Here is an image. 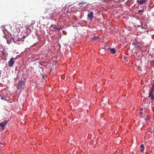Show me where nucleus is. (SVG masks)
<instances>
[{
	"instance_id": "10",
	"label": "nucleus",
	"mask_w": 154,
	"mask_h": 154,
	"mask_svg": "<svg viewBox=\"0 0 154 154\" xmlns=\"http://www.w3.org/2000/svg\"><path fill=\"white\" fill-rule=\"evenodd\" d=\"M2 56L4 57H6L8 56V53H6L3 51H2Z\"/></svg>"
},
{
	"instance_id": "18",
	"label": "nucleus",
	"mask_w": 154,
	"mask_h": 154,
	"mask_svg": "<svg viewBox=\"0 0 154 154\" xmlns=\"http://www.w3.org/2000/svg\"><path fill=\"white\" fill-rule=\"evenodd\" d=\"M143 108H141L140 109V111H143Z\"/></svg>"
},
{
	"instance_id": "2",
	"label": "nucleus",
	"mask_w": 154,
	"mask_h": 154,
	"mask_svg": "<svg viewBox=\"0 0 154 154\" xmlns=\"http://www.w3.org/2000/svg\"><path fill=\"white\" fill-rule=\"evenodd\" d=\"M154 93V80H153V84L150 90V92L149 93V97L152 100L153 99L154 96L153 94Z\"/></svg>"
},
{
	"instance_id": "11",
	"label": "nucleus",
	"mask_w": 154,
	"mask_h": 154,
	"mask_svg": "<svg viewBox=\"0 0 154 154\" xmlns=\"http://www.w3.org/2000/svg\"><path fill=\"white\" fill-rule=\"evenodd\" d=\"M87 3L86 2H80L78 4V5H80V7H82V6L83 5H85Z\"/></svg>"
},
{
	"instance_id": "6",
	"label": "nucleus",
	"mask_w": 154,
	"mask_h": 154,
	"mask_svg": "<svg viewBox=\"0 0 154 154\" xmlns=\"http://www.w3.org/2000/svg\"><path fill=\"white\" fill-rule=\"evenodd\" d=\"M88 17L91 20H92L93 18V13L92 11H90L88 15Z\"/></svg>"
},
{
	"instance_id": "7",
	"label": "nucleus",
	"mask_w": 154,
	"mask_h": 154,
	"mask_svg": "<svg viewBox=\"0 0 154 154\" xmlns=\"http://www.w3.org/2000/svg\"><path fill=\"white\" fill-rule=\"evenodd\" d=\"M146 0H137V2L138 3V4L143 5L146 2Z\"/></svg>"
},
{
	"instance_id": "3",
	"label": "nucleus",
	"mask_w": 154,
	"mask_h": 154,
	"mask_svg": "<svg viewBox=\"0 0 154 154\" xmlns=\"http://www.w3.org/2000/svg\"><path fill=\"white\" fill-rule=\"evenodd\" d=\"M16 60L15 58L11 57L8 62V66L10 67L13 66L15 63V60Z\"/></svg>"
},
{
	"instance_id": "19",
	"label": "nucleus",
	"mask_w": 154,
	"mask_h": 154,
	"mask_svg": "<svg viewBox=\"0 0 154 154\" xmlns=\"http://www.w3.org/2000/svg\"><path fill=\"white\" fill-rule=\"evenodd\" d=\"M7 43L8 44H9V43H8V42H7Z\"/></svg>"
},
{
	"instance_id": "15",
	"label": "nucleus",
	"mask_w": 154,
	"mask_h": 154,
	"mask_svg": "<svg viewBox=\"0 0 154 154\" xmlns=\"http://www.w3.org/2000/svg\"><path fill=\"white\" fill-rule=\"evenodd\" d=\"M149 117L148 116H146V117L145 119V120L146 121H148L149 119Z\"/></svg>"
},
{
	"instance_id": "16",
	"label": "nucleus",
	"mask_w": 154,
	"mask_h": 154,
	"mask_svg": "<svg viewBox=\"0 0 154 154\" xmlns=\"http://www.w3.org/2000/svg\"><path fill=\"white\" fill-rule=\"evenodd\" d=\"M143 114V112H140L139 113V114L140 115V116H141Z\"/></svg>"
},
{
	"instance_id": "5",
	"label": "nucleus",
	"mask_w": 154,
	"mask_h": 154,
	"mask_svg": "<svg viewBox=\"0 0 154 154\" xmlns=\"http://www.w3.org/2000/svg\"><path fill=\"white\" fill-rule=\"evenodd\" d=\"M8 121H5L4 122H2L0 123V127H1L2 128L4 129L6 125L8 123Z\"/></svg>"
},
{
	"instance_id": "12",
	"label": "nucleus",
	"mask_w": 154,
	"mask_h": 154,
	"mask_svg": "<svg viewBox=\"0 0 154 154\" xmlns=\"http://www.w3.org/2000/svg\"><path fill=\"white\" fill-rule=\"evenodd\" d=\"M144 9L143 8L141 10H139L138 11V13L140 14H141L142 13L144 12Z\"/></svg>"
},
{
	"instance_id": "9",
	"label": "nucleus",
	"mask_w": 154,
	"mask_h": 154,
	"mask_svg": "<svg viewBox=\"0 0 154 154\" xmlns=\"http://www.w3.org/2000/svg\"><path fill=\"white\" fill-rule=\"evenodd\" d=\"M140 148H141L140 149V151L141 152H142L144 150V146L143 144H141L140 146Z\"/></svg>"
},
{
	"instance_id": "1",
	"label": "nucleus",
	"mask_w": 154,
	"mask_h": 154,
	"mask_svg": "<svg viewBox=\"0 0 154 154\" xmlns=\"http://www.w3.org/2000/svg\"><path fill=\"white\" fill-rule=\"evenodd\" d=\"M57 13V10L53 9H49L45 11V18L47 19H51L55 13Z\"/></svg>"
},
{
	"instance_id": "14",
	"label": "nucleus",
	"mask_w": 154,
	"mask_h": 154,
	"mask_svg": "<svg viewBox=\"0 0 154 154\" xmlns=\"http://www.w3.org/2000/svg\"><path fill=\"white\" fill-rule=\"evenodd\" d=\"M99 39V38L98 37H94L92 39L94 41H95L97 39Z\"/></svg>"
},
{
	"instance_id": "17",
	"label": "nucleus",
	"mask_w": 154,
	"mask_h": 154,
	"mask_svg": "<svg viewBox=\"0 0 154 154\" xmlns=\"http://www.w3.org/2000/svg\"><path fill=\"white\" fill-rule=\"evenodd\" d=\"M152 15L154 17V12H153L152 13Z\"/></svg>"
},
{
	"instance_id": "4",
	"label": "nucleus",
	"mask_w": 154,
	"mask_h": 154,
	"mask_svg": "<svg viewBox=\"0 0 154 154\" xmlns=\"http://www.w3.org/2000/svg\"><path fill=\"white\" fill-rule=\"evenodd\" d=\"M25 84V83L23 80H20L19 81L18 85L17 87V88L18 89H21L23 85Z\"/></svg>"
},
{
	"instance_id": "8",
	"label": "nucleus",
	"mask_w": 154,
	"mask_h": 154,
	"mask_svg": "<svg viewBox=\"0 0 154 154\" xmlns=\"http://www.w3.org/2000/svg\"><path fill=\"white\" fill-rule=\"evenodd\" d=\"M107 47V46L105 47V50H109V49H110V51L111 53H113V54H115L116 53V51H115V48H111V49H110V48L109 49L108 48H106Z\"/></svg>"
},
{
	"instance_id": "13",
	"label": "nucleus",
	"mask_w": 154,
	"mask_h": 154,
	"mask_svg": "<svg viewBox=\"0 0 154 154\" xmlns=\"http://www.w3.org/2000/svg\"><path fill=\"white\" fill-rule=\"evenodd\" d=\"M53 28H54L55 29H57L58 30H60V29L59 27H57V26H56L55 25H54V26L53 27Z\"/></svg>"
}]
</instances>
